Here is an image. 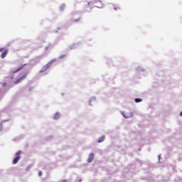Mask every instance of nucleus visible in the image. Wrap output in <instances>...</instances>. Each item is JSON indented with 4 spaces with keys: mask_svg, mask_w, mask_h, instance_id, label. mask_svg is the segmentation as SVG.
<instances>
[{
    "mask_svg": "<svg viewBox=\"0 0 182 182\" xmlns=\"http://www.w3.org/2000/svg\"><path fill=\"white\" fill-rule=\"evenodd\" d=\"M65 9H66V5H65V4H63V5L60 6V10H61V11H65Z\"/></svg>",
    "mask_w": 182,
    "mask_h": 182,
    "instance_id": "9b49d317",
    "label": "nucleus"
},
{
    "mask_svg": "<svg viewBox=\"0 0 182 182\" xmlns=\"http://www.w3.org/2000/svg\"><path fill=\"white\" fill-rule=\"evenodd\" d=\"M0 130H1V128H0Z\"/></svg>",
    "mask_w": 182,
    "mask_h": 182,
    "instance_id": "412c9836",
    "label": "nucleus"
},
{
    "mask_svg": "<svg viewBox=\"0 0 182 182\" xmlns=\"http://www.w3.org/2000/svg\"><path fill=\"white\" fill-rule=\"evenodd\" d=\"M38 176H39L40 177H41V176H42V171H39V172H38Z\"/></svg>",
    "mask_w": 182,
    "mask_h": 182,
    "instance_id": "4468645a",
    "label": "nucleus"
},
{
    "mask_svg": "<svg viewBox=\"0 0 182 182\" xmlns=\"http://www.w3.org/2000/svg\"><path fill=\"white\" fill-rule=\"evenodd\" d=\"M4 50V48H0V52H2Z\"/></svg>",
    "mask_w": 182,
    "mask_h": 182,
    "instance_id": "a211bd4d",
    "label": "nucleus"
},
{
    "mask_svg": "<svg viewBox=\"0 0 182 182\" xmlns=\"http://www.w3.org/2000/svg\"><path fill=\"white\" fill-rule=\"evenodd\" d=\"M143 100L141 98H136L135 102L136 103H140V102H142Z\"/></svg>",
    "mask_w": 182,
    "mask_h": 182,
    "instance_id": "9d476101",
    "label": "nucleus"
},
{
    "mask_svg": "<svg viewBox=\"0 0 182 182\" xmlns=\"http://www.w3.org/2000/svg\"><path fill=\"white\" fill-rule=\"evenodd\" d=\"M95 160V154H90L89 156V158L87 159L88 163H92Z\"/></svg>",
    "mask_w": 182,
    "mask_h": 182,
    "instance_id": "423d86ee",
    "label": "nucleus"
},
{
    "mask_svg": "<svg viewBox=\"0 0 182 182\" xmlns=\"http://www.w3.org/2000/svg\"><path fill=\"white\" fill-rule=\"evenodd\" d=\"M54 62H56V60H52L51 61H50L48 64H46L41 70V73H43V72H46V70L48 69L49 68H50V66H52V65L54 63Z\"/></svg>",
    "mask_w": 182,
    "mask_h": 182,
    "instance_id": "f03ea898",
    "label": "nucleus"
},
{
    "mask_svg": "<svg viewBox=\"0 0 182 182\" xmlns=\"http://www.w3.org/2000/svg\"><path fill=\"white\" fill-rule=\"evenodd\" d=\"M28 64L24 63V64H21L20 66L15 70L12 71V73H16L17 72H19V70H22L25 66H26Z\"/></svg>",
    "mask_w": 182,
    "mask_h": 182,
    "instance_id": "20e7f679",
    "label": "nucleus"
},
{
    "mask_svg": "<svg viewBox=\"0 0 182 182\" xmlns=\"http://www.w3.org/2000/svg\"><path fill=\"white\" fill-rule=\"evenodd\" d=\"M114 11H117V9H119V7H114Z\"/></svg>",
    "mask_w": 182,
    "mask_h": 182,
    "instance_id": "2eb2a0df",
    "label": "nucleus"
},
{
    "mask_svg": "<svg viewBox=\"0 0 182 182\" xmlns=\"http://www.w3.org/2000/svg\"><path fill=\"white\" fill-rule=\"evenodd\" d=\"M6 85H7L6 82H4V83L2 84L3 87H6Z\"/></svg>",
    "mask_w": 182,
    "mask_h": 182,
    "instance_id": "ddd939ff",
    "label": "nucleus"
},
{
    "mask_svg": "<svg viewBox=\"0 0 182 182\" xmlns=\"http://www.w3.org/2000/svg\"><path fill=\"white\" fill-rule=\"evenodd\" d=\"M62 182H67V181L66 180H63Z\"/></svg>",
    "mask_w": 182,
    "mask_h": 182,
    "instance_id": "6ab92c4d",
    "label": "nucleus"
},
{
    "mask_svg": "<svg viewBox=\"0 0 182 182\" xmlns=\"http://www.w3.org/2000/svg\"><path fill=\"white\" fill-rule=\"evenodd\" d=\"M80 18H78V19H77V20H74V22H77L78 21H80Z\"/></svg>",
    "mask_w": 182,
    "mask_h": 182,
    "instance_id": "dca6fc26",
    "label": "nucleus"
},
{
    "mask_svg": "<svg viewBox=\"0 0 182 182\" xmlns=\"http://www.w3.org/2000/svg\"><path fill=\"white\" fill-rule=\"evenodd\" d=\"M59 117H60V114H55V115H54V119H55V120H58V119H59Z\"/></svg>",
    "mask_w": 182,
    "mask_h": 182,
    "instance_id": "1a4fd4ad",
    "label": "nucleus"
},
{
    "mask_svg": "<svg viewBox=\"0 0 182 182\" xmlns=\"http://www.w3.org/2000/svg\"><path fill=\"white\" fill-rule=\"evenodd\" d=\"M180 116H182V112H181V113H180Z\"/></svg>",
    "mask_w": 182,
    "mask_h": 182,
    "instance_id": "aec40b11",
    "label": "nucleus"
},
{
    "mask_svg": "<svg viewBox=\"0 0 182 182\" xmlns=\"http://www.w3.org/2000/svg\"><path fill=\"white\" fill-rule=\"evenodd\" d=\"M28 76V73H21L20 74V77L16 80L14 81V85H19V83H21V82H23V80H25V79H26Z\"/></svg>",
    "mask_w": 182,
    "mask_h": 182,
    "instance_id": "f257e3e1",
    "label": "nucleus"
},
{
    "mask_svg": "<svg viewBox=\"0 0 182 182\" xmlns=\"http://www.w3.org/2000/svg\"><path fill=\"white\" fill-rule=\"evenodd\" d=\"M106 139L105 136H102L98 140H97V143H102L103 141H105Z\"/></svg>",
    "mask_w": 182,
    "mask_h": 182,
    "instance_id": "6e6552de",
    "label": "nucleus"
},
{
    "mask_svg": "<svg viewBox=\"0 0 182 182\" xmlns=\"http://www.w3.org/2000/svg\"><path fill=\"white\" fill-rule=\"evenodd\" d=\"M8 50H5L4 51H3V53L1 55V59H5V58H6V55H8Z\"/></svg>",
    "mask_w": 182,
    "mask_h": 182,
    "instance_id": "0eeeda50",
    "label": "nucleus"
},
{
    "mask_svg": "<svg viewBox=\"0 0 182 182\" xmlns=\"http://www.w3.org/2000/svg\"><path fill=\"white\" fill-rule=\"evenodd\" d=\"M91 4H100L99 6H97V8H102L103 7V4L102 3L101 1H93L91 2H88V5H90Z\"/></svg>",
    "mask_w": 182,
    "mask_h": 182,
    "instance_id": "39448f33",
    "label": "nucleus"
},
{
    "mask_svg": "<svg viewBox=\"0 0 182 182\" xmlns=\"http://www.w3.org/2000/svg\"><path fill=\"white\" fill-rule=\"evenodd\" d=\"M14 78L15 77L14 75L9 77V79H10L11 80H14Z\"/></svg>",
    "mask_w": 182,
    "mask_h": 182,
    "instance_id": "f8f14e48",
    "label": "nucleus"
},
{
    "mask_svg": "<svg viewBox=\"0 0 182 182\" xmlns=\"http://www.w3.org/2000/svg\"><path fill=\"white\" fill-rule=\"evenodd\" d=\"M65 55H61L60 56V59H62V58H65Z\"/></svg>",
    "mask_w": 182,
    "mask_h": 182,
    "instance_id": "f3484780",
    "label": "nucleus"
},
{
    "mask_svg": "<svg viewBox=\"0 0 182 182\" xmlns=\"http://www.w3.org/2000/svg\"><path fill=\"white\" fill-rule=\"evenodd\" d=\"M22 154L21 151H17L16 154V157L13 160V164H16L19 160H21V155Z\"/></svg>",
    "mask_w": 182,
    "mask_h": 182,
    "instance_id": "7ed1b4c3",
    "label": "nucleus"
}]
</instances>
